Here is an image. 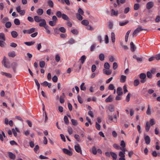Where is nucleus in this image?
<instances>
[{
    "label": "nucleus",
    "mask_w": 160,
    "mask_h": 160,
    "mask_svg": "<svg viewBox=\"0 0 160 160\" xmlns=\"http://www.w3.org/2000/svg\"><path fill=\"white\" fill-rule=\"evenodd\" d=\"M143 30H146V29L142 28V27L141 26L139 25L138 26V27L132 33V37H134V36L136 34L138 33L140 31H142Z\"/></svg>",
    "instance_id": "obj_1"
},
{
    "label": "nucleus",
    "mask_w": 160,
    "mask_h": 160,
    "mask_svg": "<svg viewBox=\"0 0 160 160\" xmlns=\"http://www.w3.org/2000/svg\"><path fill=\"white\" fill-rule=\"evenodd\" d=\"M18 64L16 62H12L11 64V66L14 73L16 72V69L18 66Z\"/></svg>",
    "instance_id": "obj_2"
},
{
    "label": "nucleus",
    "mask_w": 160,
    "mask_h": 160,
    "mask_svg": "<svg viewBox=\"0 0 160 160\" xmlns=\"http://www.w3.org/2000/svg\"><path fill=\"white\" fill-rule=\"evenodd\" d=\"M154 3L152 1H150L148 2L146 5V7L148 10H149L154 6Z\"/></svg>",
    "instance_id": "obj_3"
},
{
    "label": "nucleus",
    "mask_w": 160,
    "mask_h": 160,
    "mask_svg": "<svg viewBox=\"0 0 160 160\" xmlns=\"http://www.w3.org/2000/svg\"><path fill=\"white\" fill-rule=\"evenodd\" d=\"M62 150L64 153L69 156H72V151L69 150L67 149L63 148L62 149Z\"/></svg>",
    "instance_id": "obj_4"
},
{
    "label": "nucleus",
    "mask_w": 160,
    "mask_h": 160,
    "mask_svg": "<svg viewBox=\"0 0 160 160\" xmlns=\"http://www.w3.org/2000/svg\"><path fill=\"white\" fill-rule=\"evenodd\" d=\"M74 148L75 151L78 153H80L82 154V151L80 146L78 145H75Z\"/></svg>",
    "instance_id": "obj_5"
},
{
    "label": "nucleus",
    "mask_w": 160,
    "mask_h": 160,
    "mask_svg": "<svg viewBox=\"0 0 160 160\" xmlns=\"http://www.w3.org/2000/svg\"><path fill=\"white\" fill-rule=\"evenodd\" d=\"M12 132L14 136L16 137L17 136V132H20V131L18 128L16 127L15 128V129L12 128Z\"/></svg>",
    "instance_id": "obj_6"
},
{
    "label": "nucleus",
    "mask_w": 160,
    "mask_h": 160,
    "mask_svg": "<svg viewBox=\"0 0 160 160\" xmlns=\"http://www.w3.org/2000/svg\"><path fill=\"white\" fill-rule=\"evenodd\" d=\"M130 46L131 51L133 52H134L136 49V47L133 42H130Z\"/></svg>",
    "instance_id": "obj_7"
},
{
    "label": "nucleus",
    "mask_w": 160,
    "mask_h": 160,
    "mask_svg": "<svg viewBox=\"0 0 160 160\" xmlns=\"http://www.w3.org/2000/svg\"><path fill=\"white\" fill-rule=\"evenodd\" d=\"M122 89L121 87H118L117 90V93L118 96L122 95L123 93L122 91Z\"/></svg>",
    "instance_id": "obj_8"
},
{
    "label": "nucleus",
    "mask_w": 160,
    "mask_h": 160,
    "mask_svg": "<svg viewBox=\"0 0 160 160\" xmlns=\"http://www.w3.org/2000/svg\"><path fill=\"white\" fill-rule=\"evenodd\" d=\"M127 77L126 76L122 75L120 79V81L121 82L124 83L126 81Z\"/></svg>",
    "instance_id": "obj_9"
},
{
    "label": "nucleus",
    "mask_w": 160,
    "mask_h": 160,
    "mask_svg": "<svg viewBox=\"0 0 160 160\" xmlns=\"http://www.w3.org/2000/svg\"><path fill=\"white\" fill-rule=\"evenodd\" d=\"M144 139L146 144H148L150 143V139L149 136L148 135L145 136L144 137Z\"/></svg>",
    "instance_id": "obj_10"
},
{
    "label": "nucleus",
    "mask_w": 160,
    "mask_h": 160,
    "mask_svg": "<svg viewBox=\"0 0 160 160\" xmlns=\"http://www.w3.org/2000/svg\"><path fill=\"white\" fill-rule=\"evenodd\" d=\"M8 156L12 160H14L15 158V155L13 154L12 152H8Z\"/></svg>",
    "instance_id": "obj_11"
},
{
    "label": "nucleus",
    "mask_w": 160,
    "mask_h": 160,
    "mask_svg": "<svg viewBox=\"0 0 160 160\" xmlns=\"http://www.w3.org/2000/svg\"><path fill=\"white\" fill-rule=\"evenodd\" d=\"M112 97L113 96L112 95H110L106 99L105 102H111L112 101Z\"/></svg>",
    "instance_id": "obj_12"
},
{
    "label": "nucleus",
    "mask_w": 160,
    "mask_h": 160,
    "mask_svg": "<svg viewBox=\"0 0 160 160\" xmlns=\"http://www.w3.org/2000/svg\"><path fill=\"white\" fill-rule=\"evenodd\" d=\"M62 18L64 20L67 21H70V19L66 14L62 13Z\"/></svg>",
    "instance_id": "obj_13"
},
{
    "label": "nucleus",
    "mask_w": 160,
    "mask_h": 160,
    "mask_svg": "<svg viewBox=\"0 0 160 160\" xmlns=\"http://www.w3.org/2000/svg\"><path fill=\"white\" fill-rule=\"evenodd\" d=\"M34 20L36 22H39L42 20V19L41 17L39 16H35L34 17Z\"/></svg>",
    "instance_id": "obj_14"
},
{
    "label": "nucleus",
    "mask_w": 160,
    "mask_h": 160,
    "mask_svg": "<svg viewBox=\"0 0 160 160\" xmlns=\"http://www.w3.org/2000/svg\"><path fill=\"white\" fill-rule=\"evenodd\" d=\"M42 22H40L39 24V26L40 27H43L45 25H46V22L45 20L43 19H42V20L41 21Z\"/></svg>",
    "instance_id": "obj_15"
},
{
    "label": "nucleus",
    "mask_w": 160,
    "mask_h": 160,
    "mask_svg": "<svg viewBox=\"0 0 160 160\" xmlns=\"http://www.w3.org/2000/svg\"><path fill=\"white\" fill-rule=\"evenodd\" d=\"M86 59V57L84 55H82L81 57L80 60H81V62L82 64H83L84 63Z\"/></svg>",
    "instance_id": "obj_16"
},
{
    "label": "nucleus",
    "mask_w": 160,
    "mask_h": 160,
    "mask_svg": "<svg viewBox=\"0 0 160 160\" xmlns=\"http://www.w3.org/2000/svg\"><path fill=\"white\" fill-rule=\"evenodd\" d=\"M139 78L141 79H143L146 78V75L144 73H141L139 75Z\"/></svg>",
    "instance_id": "obj_17"
},
{
    "label": "nucleus",
    "mask_w": 160,
    "mask_h": 160,
    "mask_svg": "<svg viewBox=\"0 0 160 160\" xmlns=\"http://www.w3.org/2000/svg\"><path fill=\"white\" fill-rule=\"evenodd\" d=\"M11 34L13 38H16L18 36V33L15 31H12L11 32Z\"/></svg>",
    "instance_id": "obj_18"
},
{
    "label": "nucleus",
    "mask_w": 160,
    "mask_h": 160,
    "mask_svg": "<svg viewBox=\"0 0 160 160\" xmlns=\"http://www.w3.org/2000/svg\"><path fill=\"white\" fill-rule=\"evenodd\" d=\"M103 72L104 74L107 75H109L112 73V71L111 70L107 71L104 69H103Z\"/></svg>",
    "instance_id": "obj_19"
},
{
    "label": "nucleus",
    "mask_w": 160,
    "mask_h": 160,
    "mask_svg": "<svg viewBox=\"0 0 160 160\" xmlns=\"http://www.w3.org/2000/svg\"><path fill=\"white\" fill-rule=\"evenodd\" d=\"M150 128V125L149 123L148 122H147L146 123V125L145 126V130L146 132H148Z\"/></svg>",
    "instance_id": "obj_20"
},
{
    "label": "nucleus",
    "mask_w": 160,
    "mask_h": 160,
    "mask_svg": "<svg viewBox=\"0 0 160 160\" xmlns=\"http://www.w3.org/2000/svg\"><path fill=\"white\" fill-rule=\"evenodd\" d=\"M111 15L117 16L118 15V11H115L113 9H112L111 10Z\"/></svg>",
    "instance_id": "obj_21"
},
{
    "label": "nucleus",
    "mask_w": 160,
    "mask_h": 160,
    "mask_svg": "<svg viewBox=\"0 0 160 160\" xmlns=\"http://www.w3.org/2000/svg\"><path fill=\"white\" fill-rule=\"evenodd\" d=\"M37 13L39 15H41L43 12V10L41 8H39L37 11Z\"/></svg>",
    "instance_id": "obj_22"
},
{
    "label": "nucleus",
    "mask_w": 160,
    "mask_h": 160,
    "mask_svg": "<svg viewBox=\"0 0 160 160\" xmlns=\"http://www.w3.org/2000/svg\"><path fill=\"white\" fill-rule=\"evenodd\" d=\"M110 154L113 159L116 160L117 158V155L115 153L112 152H110Z\"/></svg>",
    "instance_id": "obj_23"
},
{
    "label": "nucleus",
    "mask_w": 160,
    "mask_h": 160,
    "mask_svg": "<svg viewBox=\"0 0 160 160\" xmlns=\"http://www.w3.org/2000/svg\"><path fill=\"white\" fill-rule=\"evenodd\" d=\"M0 39L5 41L6 40L5 34L3 33H0Z\"/></svg>",
    "instance_id": "obj_24"
},
{
    "label": "nucleus",
    "mask_w": 160,
    "mask_h": 160,
    "mask_svg": "<svg viewBox=\"0 0 160 160\" xmlns=\"http://www.w3.org/2000/svg\"><path fill=\"white\" fill-rule=\"evenodd\" d=\"M111 40L112 41V42L114 43L115 42V34L113 32H112L111 33Z\"/></svg>",
    "instance_id": "obj_25"
},
{
    "label": "nucleus",
    "mask_w": 160,
    "mask_h": 160,
    "mask_svg": "<svg viewBox=\"0 0 160 160\" xmlns=\"http://www.w3.org/2000/svg\"><path fill=\"white\" fill-rule=\"evenodd\" d=\"M82 24L85 26H87L89 24V22L87 20H84L81 22Z\"/></svg>",
    "instance_id": "obj_26"
},
{
    "label": "nucleus",
    "mask_w": 160,
    "mask_h": 160,
    "mask_svg": "<svg viewBox=\"0 0 160 160\" xmlns=\"http://www.w3.org/2000/svg\"><path fill=\"white\" fill-rule=\"evenodd\" d=\"M56 15L58 18H61L62 16V14L61 12L60 11L57 12L56 13Z\"/></svg>",
    "instance_id": "obj_27"
},
{
    "label": "nucleus",
    "mask_w": 160,
    "mask_h": 160,
    "mask_svg": "<svg viewBox=\"0 0 160 160\" xmlns=\"http://www.w3.org/2000/svg\"><path fill=\"white\" fill-rule=\"evenodd\" d=\"M99 58L101 61H102L104 60L105 56L103 54L101 53L99 56Z\"/></svg>",
    "instance_id": "obj_28"
},
{
    "label": "nucleus",
    "mask_w": 160,
    "mask_h": 160,
    "mask_svg": "<svg viewBox=\"0 0 160 160\" xmlns=\"http://www.w3.org/2000/svg\"><path fill=\"white\" fill-rule=\"evenodd\" d=\"M48 5L51 8L53 7V2L51 0H48L47 1Z\"/></svg>",
    "instance_id": "obj_29"
},
{
    "label": "nucleus",
    "mask_w": 160,
    "mask_h": 160,
    "mask_svg": "<svg viewBox=\"0 0 160 160\" xmlns=\"http://www.w3.org/2000/svg\"><path fill=\"white\" fill-rule=\"evenodd\" d=\"M104 68H105L106 69L108 70L110 68V64L108 62H106L104 63Z\"/></svg>",
    "instance_id": "obj_30"
},
{
    "label": "nucleus",
    "mask_w": 160,
    "mask_h": 160,
    "mask_svg": "<svg viewBox=\"0 0 160 160\" xmlns=\"http://www.w3.org/2000/svg\"><path fill=\"white\" fill-rule=\"evenodd\" d=\"M8 56L11 57L13 58L16 56V54L14 51L9 52L8 53Z\"/></svg>",
    "instance_id": "obj_31"
},
{
    "label": "nucleus",
    "mask_w": 160,
    "mask_h": 160,
    "mask_svg": "<svg viewBox=\"0 0 160 160\" xmlns=\"http://www.w3.org/2000/svg\"><path fill=\"white\" fill-rule=\"evenodd\" d=\"M82 15L78 13H77L76 14V16L77 18L79 20H82L83 18L82 16H81Z\"/></svg>",
    "instance_id": "obj_32"
},
{
    "label": "nucleus",
    "mask_w": 160,
    "mask_h": 160,
    "mask_svg": "<svg viewBox=\"0 0 160 160\" xmlns=\"http://www.w3.org/2000/svg\"><path fill=\"white\" fill-rule=\"evenodd\" d=\"M40 67L41 68H43L44 67L45 65V62L44 61H40L39 63Z\"/></svg>",
    "instance_id": "obj_33"
},
{
    "label": "nucleus",
    "mask_w": 160,
    "mask_h": 160,
    "mask_svg": "<svg viewBox=\"0 0 160 160\" xmlns=\"http://www.w3.org/2000/svg\"><path fill=\"white\" fill-rule=\"evenodd\" d=\"M140 83L138 79L134 80L133 82V84L134 86H137Z\"/></svg>",
    "instance_id": "obj_34"
},
{
    "label": "nucleus",
    "mask_w": 160,
    "mask_h": 160,
    "mask_svg": "<svg viewBox=\"0 0 160 160\" xmlns=\"http://www.w3.org/2000/svg\"><path fill=\"white\" fill-rule=\"evenodd\" d=\"M6 45V43L4 42V41L3 40H0V46L1 47H4Z\"/></svg>",
    "instance_id": "obj_35"
},
{
    "label": "nucleus",
    "mask_w": 160,
    "mask_h": 160,
    "mask_svg": "<svg viewBox=\"0 0 160 160\" xmlns=\"http://www.w3.org/2000/svg\"><path fill=\"white\" fill-rule=\"evenodd\" d=\"M14 23L16 25H18L20 24V22L19 19L15 18L14 20Z\"/></svg>",
    "instance_id": "obj_36"
},
{
    "label": "nucleus",
    "mask_w": 160,
    "mask_h": 160,
    "mask_svg": "<svg viewBox=\"0 0 160 160\" xmlns=\"http://www.w3.org/2000/svg\"><path fill=\"white\" fill-rule=\"evenodd\" d=\"M5 27L7 28H10L12 25L11 23L10 22H8L5 23Z\"/></svg>",
    "instance_id": "obj_37"
},
{
    "label": "nucleus",
    "mask_w": 160,
    "mask_h": 160,
    "mask_svg": "<svg viewBox=\"0 0 160 160\" xmlns=\"http://www.w3.org/2000/svg\"><path fill=\"white\" fill-rule=\"evenodd\" d=\"M59 31L62 33H65L66 31V29L64 27H61L59 28Z\"/></svg>",
    "instance_id": "obj_38"
},
{
    "label": "nucleus",
    "mask_w": 160,
    "mask_h": 160,
    "mask_svg": "<svg viewBox=\"0 0 160 160\" xmlns=\"http://www.w3.org/2000/svg\"><path fill=\"white\" fill-rule=\"evenodd\" d=\"M64 120L65 123L66 125H67L69 123V120L68 117L66 116H65L64 118Z\"/></svg>",
    "instance_id": "obj_39"
},
{
    "label": "nucleus",
    "mask_w": 160,
    "mask_h": 160,
    "mask_svg": "<svg viewBox=\"0 0 160 160\" xmlns=\"http://www.w3.org/2000/svg\"><path fill=\"white\" fill-rule=\"evenodd\" d=\"M139 8V5L138 3H136L134 5V10H138Z\"/></svg>",
    "instance_id": "obj_40"
},
{
    "label": "nucleus",
    "mask_w": 160,
    "mask_h": 160,
    "mask_svg": "<svg viewBox=\"0 0 160 160\" xmlns=\"http://www.w3.org/2000/svg\"><path fill=\"white\" fill-rule=\"evenodd\" d=\"M35 29L36 28H32L31 29H28L29 34H30L35 32Z\"/></svg>",
    "instance_id": "obj_41"
},
{
    "label": "nucleus",
    "mask_w": 160,
    "mask_h": 160,
    "mask_svg": "<svg viewBox=\"0 0 160 160\" xmlns=\"http://www.w3.org/2000/svg\"><path fill=\"white\" fill-rule=\"evenodd\" d=\"M35 43V42L34 41H32L31 42H24V43L28 46H31L33 45L34 43Z\"/></svg>",
    "instance_id": "obj_42"
},
{
    "label": "nucleus",
    "mask_w": 160,
    "mask_h": 160,
    "mask_svg": "<svg viewBox=\"0 0 160 160\" xmlns=\"http://www.w3.org/2000/svg\"><path fill=\"white\" fill-rule=\"evenodd\" d=\"M113 24L112 23L109 21L108 22V27L110 29H112L113 27Z\"/></svg>",
    "instance_id": "obj_43"
},
{
    "label": "nucleus",
    "mask_w": 160,
    "mask_h": 160,
    "mask_svg": "<svg viewBox=\"0 0 160 160\" xmlns=\"http://www.w3.org/2000/svg\"><path fill=\"white\" fill-rule=\"evenodd\" d=\"M108 109L110 112H113L114 111V108L112 105H110L108 107Z\"/></svg>",
    "instance_id": "obj_44"
},
{
    "label": "nucleus",
    "mask_w": 160,
    "mask_h": 160,
    "mask_svg": "<svg viewBox=\"0 0 160 160\" xmlns=\"http://www.w3.org/2000/svg\"><path fill=\"white\" fill-rule=\"evenodd\" d=\"M55 60L57 62H59L60 59V57L58 54H57L55 57Z\"/></svg>",
    "instance_id": "obj_45"
},
{
    "label": "nucleus",
    "mask_w": 160,
    "mask_h": 160,
    "mask_svg": "<svg viewBox=\"0 0 160 160\" xmlns=\"http://www.w3.org/2000/svg\"><path fill=\"white\" fill-rule=\"evenodd\" d=\"M49 24L50 26H54L56 25V22L54 21H51L49 22Z\"/></svg>",
    "instance_id": "obj_46"
},
{
    "label": "nucleus",
    "mask_w": 160,
    "mask_h": 160,
    "mask_svg": "<svg viewBox=\"0 0 160 160\" xmlns=\"http://www.w3.org/2000/svg\"><path fill=\"white\" fill-rule=\"evenodd\" d=\"M108 118L111 121H112L113 120V116L112 113H108Z\"/></svg>",
    "instance_id": "obj_47"
},
{
    "label": "nucleus",
    "mask_w": 160,
    "mask_h": 160,
    "mask_svg": "<svg viewBox=\"0 0 160 160\" xmlns=\"http://www.w3.org/2000/svg\"><path fill=\"white\" fill-rule=\"evenodd\" d=\"M125 152H123L122 151H120L119 153V156L120 157H125Z\"/></svg>",
    "instance_id": "obj_48"
},
{
    "label": "nucleus",
    "mask_w": 160,
    "mask_h": 160,
    "mask_svg": "<svg viewBox=\"0 0 160 160\" xmlns=\"http://www.w3.org/2000/svg\"><path fill=\"white\" fill-rule=\"evenodd\" d=\"M128 22V21L123 22H119V25L120 26H123L127 24Z\"/></svg>",
    "instance_id": "obj_49"
},
{
    "label": "nucleus",
    "mask_w": 160,
    "mask_h": 160,
    "mask_svg": "<svg viewBox=\"0 0 160 160\" xmlns=\"http://www.w3.org/2000/svg\"><path fill=\"white\" fill-rule=\"evenodd\" d=\"M147 76L148 78H151L152 77V75L151 74V72L150 71H148L147 73Z\"/></svg>",
    "instance_id": "obj_50"
},
{
    "label": "nucleus",
    "mask_w": 160,
    "mask_h": 160,
    "mask_svg": "<svg viewBox=\"0 0 160 160\" xmlns=\"http://www.w3.org/2000/svg\"><path fill=\"white\" fill-rule=\"evenodd\" d=\"M92 152L93 154L94 155L96 154H97V151L96 150V148L95 147H93L92 149Z\"/></svg>",
    "instance_id": "obj_51"
},
{
    "label": "nucleus",
    "mask_w": 160,
    "mask_h": 160,
    "mask_svg": "<svg viewBox=\"0 0 160 160\" xmlns=\"http://www.w3.org/2000/svg\"><path fill=\"white\" fill-rule=\"evenodd\" d=\"M114 87L113 85L112 84H110L108 87V89L110 90H113L114 89Z\"/></svg>",
    "instance_id": "obj_52"
},
{
    "label": "nucleus",
    "mask_w": 160,
    "mask_h": 160,
    "mask_svg": "<svg viewBox=\"0 0 160 160\" xmlns=\"http://www.w3.org/2000/svg\"><path fill=\"white\" fill-rule=\"evenodd\" d=\"M71 32L73 34L75 35H77L78 33V31L75 29H73L71 30Z\"/></svg>",
    "instance_id": "obj_53"
},
{
    "label": "nucleus",
    "mask_w": 160,
    "mask_h": 160,
    "mask_svg": "<svg viewBox=\"0 0 160 160\" xmlns=\"http://www.w3.org/2000/svg\"><path fill=\"white\" fill-rule=\"evenodd\" d=\"M68 131L69 134L71 135L72 134V129L71 127H68Z\"/></svg>",
    "instance_id": "obj_54"
},
{
    "label": "nucleus",
    "mask_w": 160,
    "mask_h": 160,
    "mask_svg": "<svg viewBox=\"0 0 160 160\" xmlns=\"http://www.w3.org/2000/svg\"><path fill=\"white\" fill-rule=\"evenodd\" d=\"M58 79L56 75H54L52 78V80L54 82H56L58 81Z\"/></svg>",
    "instance_id": "obj_55"
},
{
    "label": "nucleus",
    "mask_w": 160,
    "mask_h": 160,
    "mask_svg": "<svg viewBox=\"0 0 160 160\" xmlns=\"http://www.w3.org/2000/svg\"><path fill=\"white\" fill-rule=\"evenodd\" d=\"M71 121L72 123V124L73 125L75 126V125H76L77 124V120L72 119L71 120Z\"/></svg>",
    "instance_id": "obj_56"
},
{
    "label": "nucleus",
    "mask_w": 160,
    "mask_h": 160,
    "mask_svg": "<svg viewBox=\"0 0 160 160\" xmlns=\"http://www.w3.org/2000/svg\"><path fill=\"white\" fill-rule=\"evenodd\" d=\"M146 113L148 115H150L151 114L150 109V106L149 105H148V108L146 112Z\"/></svg>",
    "instance_id": "obj_57"
},
{
    "label": "nucleus",
    "mask_w": 160,
    "mask_h": 160,
    "mask_svg": "<svg viewBox=\"0 0 160 160\" xmlns=\"http://www.w3.org/2000/svg\"><path fill=\"white\" fill-rule=\"evenodd\" d=\"M118 64L116 62H114L113 64V68L114 70H115L118 67Z\"/></svg>",
    "instance_id": "obj_58"
},
{
    "label": "nucleus",
    "mask_w": 160,
    "mask_h": 160,
    "mask_svg": "<svg viewBox=\"0 0 160 160\" xmlns=\"http://www.w3.org/2000/svg\"><path fill=\"white\" fill-rule=\"evenodd\" d=\"M96 127L97 129L98 130H99L101 129V126L97 122H96Z\"/></svg>",
    "instance_id": "obj_59"
},
{
    "label": "nucleus",
    "mask_w": 160,
    "mask_h": 160,
    "mask_svg": "<svg viewBox=\"0 0 160 160\" xmlns=\"http://www.w3.org/2000/svg\"><path fill=\"white\" fill-rule=\"evenodd\" d=\"M130 93H128L127 95L126 96V101L128 102H129L130 100Z\"/></svg>",
    "instance_id": "obj_60"
},
{
    "label": "nucleus",
    "mask_w": 160,
    "mask_h": 160,
    "mask_svg": "<svg viewBox=\"0 0 160 160\" xmlns=\"http://www.w3.org/2000/svg\"><path fill=\"white\" fill-rule=\"evenodd\" d=\"M96 69V66L93 64L92 66V68H91V70L92 72H94Z\"/></svg>",
    "instance_id": "obj_61"
},
{
    "label": "nucleus",
    "mask_w": 160,
    "mask_h": 160,
    "mask_svg": "<svg viewBox=\"0 0 160 160\" xmlns=\"http://www.w3.org/2000/svg\"><path fill=\"white\" fill-rule=\"evenodd\" d=\"M120 145L122 148H125L126 146V144L123 140H122L121 142Z\"/></svg>",
    "instance_id": "obj_62"
},
{
    "label": "nucleus",
    "mask_w": 160,
    "mask_h": 160,
    "mask_svg": "<svg viewBox=\"0 0 160 160\" xmlns=\"http://www.w3.org/2000/svg\"><path fill=\"white\" fill-rule=\"evenodd\" d=\"M10 143L12 145H18V143L14 140H12L10 141Z\"/></svg>",
    "instance_id": "obj_63"
},
{
    "label": "nucleus",
    "mask_w": 160,
    "mask_h": 160,
    "mask_svg": "<svg viewBox=\"0 0 160 160\" xmlns=\"http://www.w3.org/2000/svg\"><path fill=\"white\" fill-rule=\"evenodd\" d=\"M75 42V40L73 38H70L68 41V43L70 44H72Z\"/></svg>",
    "instance_id": "obj_64"
}]
</instances>
